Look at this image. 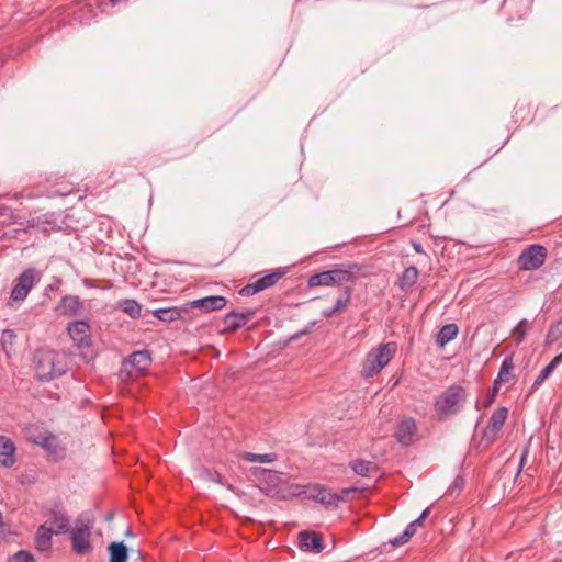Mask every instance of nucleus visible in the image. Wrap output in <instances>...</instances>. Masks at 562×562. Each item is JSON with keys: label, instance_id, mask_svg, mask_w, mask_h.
<instances>
[{"label": "nucleus", "instance_id": "1", "mask_svg": "<svg viewBox=\"0 0 562 562\" xmlns=\"http://www.w3.org/2000/svg\"><path fill=\"white\" fill-rule=\"evenodd\" d=\"M33 362L40 381H52L68 370L66 356L52 349H37Z\"/></svg>", "mask_w": 562, "mask_h": 562}, {"label": "nucleus", "instance_id": "2", "mask_svg": "<svg viewBox=\"0 0 562 562\" xmlns=\"http://www.w3.org/2000/svg\"><path fill=\"white\" fill-rule=\"evenodd\" d=\"M250 471L258 481L257 486L263 495L277 499H286L294 494L282 479L281 473L259 467H255Z\"/></svg>", "mask_w": 562, "mask_h": 562}, {"label": "nucleus", "instance_id": "3", "mask_svg": "<svg viewBox=\"0 0 562 562\" xmlns=\"http://www.w3.org/2000/svg\"><path fill=\"white\" fill-rule=\"evenodd\" d=\"M360 267L356 263L338 265L334 269L325 270L312 274L307 279L308 288L342 285L345 283L355 284V271H359Z\"/></svg>", "mask_w": 562, "mask_h": 562}, {"label": "nucleus", "instance_id": "4", "mask_svg": "<svg viewBox=\"0 0 562 562\" xmlns=\"http://www.w3.org/2000/svg\"><path fill=\"white\" fill-rule=\"evenodd\" d=\"M393 356V349L390 344L380 345L376 350L368 353L361 375L369 379L380 373L381 370L387 366Z\"/></svg>", "mask_w": 562, "mask_h": 562}, {"label": "nucleus", "instance_id": "5", "mask_svg": "<svg viewBox=\"0 0 562 562\" xmlns=\"http://www.w3.org/2000/svg\"><path fill=\"white\" fill-rule=\"evenodd\" d=\"M41 279V272L34 267H29L23 270L19 277L14 280L13 288L11 290L10 299L14 302H21L26 299L30 291L33 289L36 282Z\"/></svg>", "mask_w": 562, "mask_h": 562}, {"label": "nucleus", "instance_id": "6", "mask_svg": "<svg viewBox=\"0 0 562 562\" xmlns=\"http://www.w3.org/2000/svg\"><path fill=\"white\" fill-rule=\"evenodd\" d=\"M464 400L465 390L460 385H451L437 398L435 409L440 415L456 414L458 404Z\"/></svg>", "mask_w": 562, "mask_h": 562}, {"label": "nucleus", "instance_id": "7", "mask_svg": "<svg viewBox=\"0 0 562 562\" xmlns=\"http://www.w3.org/2000/svg\"><path fill=\"white\" fill-rule=\"evenodd\" d=\"M547 248L542 245L533 244L522 250L517 259V266L520 270L529 271L540 268L547 258Z\"/></svg>", "mask_w": 562, "mask_h": 562}, {"label": "nucleus", "instance_id": "8", "mask_svg": "<svg viewBox=\"0 0 562 562\" xmlns=\"http://www.w3.org/2000/svg\"><path fill=\"white\" fill-rule=\"evenodd\" d=\"M67 333L78 349H85L91 346V326L87 319H77L69 322Z\"/></svg>", "mask_w": 562, "mask_h": 562}, {"label": "nucleus", "instance_id": "9", "mask_svg": "<svg viewBox=\"0 0 562 562\" xmlns=\"http://www.w3.org/2000/svg\"><path fill=\"white\" fill-rule=\"evenodd\" d=\"M303 493L307 498L314 499L325 506H338L344 502V496L338 493L330 492L326 486L321 484H308L304 486Z\"/></svg>", "mask_w": 562, "mask_h": 562}, {"label": "nucleus", "instance_id": "10", "mask_svg": "<svg viewBox=\"0 0 562 562\" xmlns=\"http://www.w3.org/2000/svg\"><path fill=\"white\" fill-rule=\"evenodd\" d=\"M32 441L41 446L55 460L63 459L66 454V448L59 442L57 436L48 431H40L32 437Z\"/></svg>", "mask_w": 562, "mask_h": 562}, {"label": "nucleus", "instance_id": "11", "mask_svg": "<svg viewBox=\"0 0 562 562\" xmlns=\"http://www.w3.org/2000/svg\"><path fill=\"white\" fill-rule=\"evenodd\" d=\"M285 271L277 269L270 273L259 278L252 283H248L239 290L241 296H250L273 286L283 276Z\"/></svg>", "mask_w": 562, "mask_h": 562}, {"label": "nucleus", "instance_id": "12", "mask_svg": "<svg viewBox=\"0 0 562 562\" xmlns=\"http://www.w3.org/2000/svg\"><path fill=\"white\" fill-rule=\"evenodd\" d=\"M508 416V409L505 406H502L493 412L486 427L483 430L482 439L486 443H492L495 441L498 431L503 428Z\"/></svg>", "mask_w": 562, "mask_h": 562}, {"label": "nucleus", "instance_id": "13", "mask_svg": "<svg viewBox=\"0 0 562 562\" xmlns=\"http://www.w3.org/2000/svg\"><path fill=\"white\" fill-rule=\"evenodd\" d=\"M151 363V356L148 350L135 351L128 356L122 363V372L132 374V370L142 374L146 372Z\"/></svg>", "mask_w": 562, "mask_h": 562}, {"label": "nucleus", "instance_id": "14", "mask_svg": "<svg viewBox=\"0 0 562 562\" xmlns=\"http://www.w3.org/2000/svg\"><path fill=\"white\" fill-rule=\"evenodd\" d=\"M299 547L302 551L321 553L324 550V540L321 533L315 531H301L297 536Z\"/></svg>", "mask_w": 562, "mask_h": 562}, {"label": "nucleus", "instance_id": "15", "mask_svg": "<svg viewBox=\"0 0 562 562\" xmlns=\"http://www.w3.org/2000/svg\"><path fill=\"white\" fill-rule=\"evenodd\" d=\"M83 303L77 295H65L56 306V312L61 316L74 317L83 312Z\"/></svg>", "mask_w": 562, "mask_h": 562}, {"label": "nucleus", "instance_id": "16", "mask_svg": "<svg viewBox=\"0 0 562 562\" xmlns=\"http://www.w3.org/2000/svg\"><path fill=\"white\" fill-rule=\"evenodd\" d=\"M255 315L254 310H247L245 312H229L224 318V331L233 333L245 326Z\"/></svg>", "mask_w": 562, "mask_h": 562}, {"label": "nucleus", "instance_id": "17", "mask_svg": "<svg viewBox=\"0 0 562 562\" xmlns=\"http://www.w3.org/2000/svg\"><path fill=\"white\" fill-rule=\"evenodd\" d=\"M227 300L222 295H211L186 303L187 307L200 308L205 313L220 311L225 307Z\"/></svg>", "mask_w": 562, "mask_h": 562}, {"label": "nucleus", "instance_id": "18", "mask_svg": "<svg viewBox=\"0 0 562 562\" xmlns=\"http://www.w3.org/2000/svg\"><path fill=\"white\" fill-rule=\"evenodd\" d=\"M416 432V423L412 417L404 418L395 428L394 436L396 440L403 446L413 443Z\"/></svg>", "mask_w": 562, "mask_h": 562}, {"label": "nucleus", "instance_id": "19", "mask_svg": "<svg viewBox=\"0 0 562 562\" xmlns=\"http://www.w3.org/2000/svg\"><path fill=\"white\" fill-rule=\"evenodd\" d=\"M14 451L15 446L13 441L4 436H0V463L3 467L10 468L14 464Z\"/></svg>", "mask_w": 562, "mask_h": 562}, {"label": "nucleus", "instance_id": "20", "mask_svg": "<svg viewBox=\"0 0 562 562\" xmlns=\"http://www.w3.org/2000/svg\"><path fill=\"white\" fill-rule=\"evenodd\" d=\"M188 311L187 305L161 307L153 311V314L161 322L169 323L182 318V314Z\"/></svg>", "mask_w": 562, "mask_h": 562}, {"label": "nucleus", "instance_id": "21", "mask_svg": "<svg viewBox=\"0 0 562 562\" xmlns=\"http://www.w3.org/2000/svg\"><path fill=\"white\" fill-rule=\"evenodd\" d=\"M55 533L46 525H41L35 533V548L41 552H47L52 549V536Z\"/></svg>", "mask_w": 562, "mask_h": 562}, {"label": "nucleus", "instance_id": "22", "mask_svg": "<svg viewBox=\"0 0 562 562\" xmlns=\"http://www.w3.org/2000/svg\"><path fill=\"white\" fill-rule=\"evenodd\" d=\"M91 533H70L71 547L76 554L85 555L92 550Z\"/></svg>", "mask_w": 562, "mask_h": 562}, {"label": "nucleus", "instance_id": "23", "mask_svg": "<svg viewBox=\"0 0 562 562\" xmlns=\"http://www.w3.org/2000/svg\"><path fill=\"white\" fill-rule=\"evenodd\" d=\"M109 562H127L128 548L123 541H113L108 546Z\"/></svg>", "mask_w": 562, "mask_h": 562}, {"label": "nucleus", "instance_id": "24", "mask_svg": "<svg viewBox=\"0 0 562 562\" xmlns=\"http://www.w3.org/2000/svg\"><path fill=\"white\" fill-rule=\"evenodd\" d=\"M49 521L56 526V530L54 531L56 535L66 533L70 530L69 518L60 510L52 509L49 512Z\"/></svg>", "mask_w": 562, "mask_h": 562}, {"label": "nucleus", "instance_id": "25", "mask_svg": "<svg viewBox=\"0 0 562 562\" xmlns=\"http://www.w3.org/2000/svg\"><path fill=\"white\" fill-rule=\"evenodd\" d=\"M562 363V351L557 355L541 371L540 373L538 374V376L536 378L532 386H531V391H535L537 390L548 378L549 375L553 372V370L560 364Z\"/></svg>", "mask_w": 562, "mask_h": 562}, {"label": "nucleus", "instance_id": "26", "mask_svg": "<svg viewBox=\"0 0 562 562\" xmlns=\"http://www.w3.org/2000/svg\"><path fill=\"white\" fill-rule=\"evenodd\" d=\"M350 468L352 469V471L356 474L364 476V477L371 476L378 470L375 463H373L371 461H366L362 459H357V460L351 461Z\"/></svg>", "mask_w": 562, "mask_h": 562}, {"label": "nucleus", "instance_id": "27", "mask_svg": "<svg viewBox=\"0 0 562 562\" xmlns=\"http://www.w3.org/2000/svg\"><path fill=\"white\" fill-rule=\"evenodd\" d=\"M459 333V328L456 324H447L440 328L437 334L436 342L439 347H443L449 341L454 339Z\"/></svg>", "mask_w": 562, "mask_h": 562}, {"label": "nucleus", "instance_id": "28", "mask_svg": "<svg viewBox=\"0 0 562 562\" xmlns=\"http://www.w3.org/2000/svg\"><path fill=\"white\" fill-rule=\"evenodd\" d=\"M93 528V520L90 518L88 513H81L77 516L75 520V526L70 533H91V529Z\"/></svg>", "mask_w": 562, "mask_h": 562}, {"label": "nucleus", "instance_id": "29", "mask_svg": "<svg viewBox=\"0 0 562 562\" xmlns=\"http://www.w3.org/2000/svg\"><path fill=\"white\" fill-rule=\"evenodd\" d=\"M418 279V269L414 266L406 268L398 280V285L403 291H408Z\"/></svg>", "mask_w": 562, "mask_h": 562}, {"label": "nucleus", "instance_id": "30", "mask_svg": "<svg viewBox=\"0 0 562 562\" xmlns=\"http://www.w3.org/2000/svg\"><path fill=\"white\" fill-rule=\"evenodd\" d=\"M117 307L132 318H139L142 314V305L132 299H125L117 302Z\"/></svg>", "mask_w": 562, "mask_h": 562}, {"label": "nucleus", "instance_id": "31", "mask_svg": "<svg viewBox=\"0 0 562 562\" xmlns=\"http://www.w3.org/2000/svg\"><path fill=\"white\" fill-rule=\"evenodd\" d=\"M243 460L248 462H259V463H271L277 460V454L271 453H254V452H244L241 456Z\"/></svg>", "mask_w": 562, "mask_h": 562}, {"label": "nucleus", "instance_id": "32", "mask_svg": "<svg viewBox=\"0 0 562 562\" xmlns=\"http://www.w3.org/2000/svg\"><path fill=\"white\" fill-rule=\"evenodd\" d=\"M562 337V316L548 329L546 345H552Z\"/></svg>", "mask_w": 562, "mask_h": 562}, {"label": "nucleus", "instance_id": "33", "mask_svg": "<svg viewBox=\"0 0 562 562\" xmlns=\"http://www.w3.org/2000/svg\"><path fill=\"white\" fill-rule=\"evenodd\" d=\"M514 364L510 358H506L499 369L497 381L499 382H508L513 378Z\"/></svg>", "mask_w": 562, "mask_h": 562}, {"label": "nucleus", "instance_id": "34", "mask_svg": "<svg viewBox=\"0 0 562 562\" xmlns=\"http://www.w3.org/2000/svg\"><path fill=\"white\" fill-rule=\"evenodd\" d=\"M352 285L353 284L347 286L344 293L337 299L334 307L338 314L344 312L346 307L349 305L351 301Z\"/></svg>", "mask_w": 562, "mask_h": 562}, {"label": "nucleus", "instance_id": "35", "mask_svg": "<svg viewBox=\"0 0 562 562\" xmlns=\"http://www.w3.org/2000/svg\"><path fill=\"white\" fill-rule=\"evenodd\" d=\"M10 562H36V561L30 552L21 550L11 557Z\"/></svg>", "mask_w": 562, "mask_h": 562}, {"label": "nucleus", "instance_id": "36", "mask_svg": "<svg viewBox=\"0 0 562 562\" xmlns=\"http://www.w3.org/2000/svg\"><path fill=\"white\" fill-rule=\"evenodd\" d=\"M412 537H413L412 535H409L408 532H406V530H404L402 535L391 539L389 542L393 547H400V546L407 543Z\"/></svg>", "mask_w": 562, "mask_h": 562}, {"label": "nucleus", "instance_id": "37", "mask_svg": "<svg viewBox=\"0 0 562 562\" xmlns=\"http://www.w3.org/2000/svg\"><path fill=\"white\" fill-rule=\"evenodd\" d=\"M412 537H413L412 535H409L408 532H406V530H404L402 535L391 539L389 542L393 547H400V546L407 543Z\"/></svg>", "mask_w": 562, "mask_h": 562}, {"label": "nucleus", "instance_id": "38", "mask_svg": "<svg viewBox=\"0 0 562 562\" xmlns=\"http://www.w3.org/2000/svg\"><path fill=\"white\" fill-rule=\"evenodd\" d=\"M464 486V480L461 476H456L452 484L450 485L448 492L450 494L459 493Z\"/></svg>", "mask_w": 562, "mask_h": 562}, {"label": "nucleus", "instance_id": "39", "mask_svg": "<svg viewBox=\"0 0 562 562\" xmlns=\"http://www.w3.org/2000/svg\"><path fill=\"white\" fill-rule=\"evenodd\" d=\"M15 337H16V335H15L14 330H12V329H4L1 333V341L4 347L7 344L11 345L13 342V340L15 339Z\"/></svg>", "mask_w": 562, "mask_h": 562}, {"label": "nucleus", "instance_id": "40", "mask_svg": "<svg viewBox=\"0 0 562 562\" xmlns=\"http://www.w3.org/2000/svg\"><path fill=\"white\" fill-rule=\"evenodd\" d=\"M526 319H521L519 324L514 328V333L517 335V342H521L526 338V330L522 329V325L526 324Z\"/></svg>", "mask_w": 562, "mask_h": 562}, {"label": "nucleus", "instance_id": "41", "mask_svg": "<svg viewBox=\"0 0 562 562\" xmlns=\"http://www.w3.org/2000/svg\"><path fill=\"white\" fill-rule=\"evenodd\" d=\"M498 384H499L498 381L495 380L494 383H493L492 392H491V394H490V396L487 398V403H486L487 405H490V404H492L494 402L495 395H496V393L499 390L498 389Z\"/></svg>", "mask_w": 562, "mask_h": 562}, {"label": "nucleus", "instance_id": "42", "mask_svg": "<svg viewBox=\"0 0 562 562\" xmlns=\"http://www.w3.org/2000/svg\"><path fill=\"white\" fill-rule=\"evenodd\" d=\"M337 311L335 310L334 306L329 307V308H326L323 311V315L326 317V318H331L333 316L337 315Z\"/></svg>", "mask_w": 562, "mask_h": 562}, {"label": "nucleus", "instance_id": "43", "mask_svg": "<svg viewBox=\"0 0 562 562\" xmlns=\"http://www.w3.org/2000/svg\"><path fill=\"white\" fill-rule=\"evenodd\" d=\"M527 454H528V448H525V449H524V451H522V454H521V457H520V461H519V469H518V471H517V474H519V473H520L521 468H522V465H524V463H525V461H526Z\"/></svg>", "mask_w": 562, "mask_h": 562}, {"label": "nucleus", "instance_id": "44", "mask_svg": "<svg viewBox=\"0 0 562 562\" xmlns=\"http://www.w3.org/2000/svg\"><path fill=\"white\" fill-rule=\"evenodd\" d=\"M357 491H358L357 487H347V488H342L341 492L338 493V494L342 495L344 496V501H345L347 495H349L350 493L357 492Z\"/></svg>", "mask_w": 562, "mask_h": 562}, {"label": "nucleus", "instance_id": "45", "mask_svg": "<svg viewBox=\"0 0 562 562\" xmlns=\"http://www.w3.org/2000/svg\"><path fill=\"white\" fill-rule=\"evenodd\" d=\"M412 245H413L414 250L417 254H423L424 252L423 246L419 243L413 241Z\"/></svg>", "mask_w": 562, "mask_h": 562}, {"label": "nucleus", "instance_id": "46", "mask_svg": "<svg viewBox=\"0 0 562 562\" xmlns=\"http://www.w3.org/2000/svg\"><path fill=\"white\" fill-rule=\"evenodd\" d=\"M406 532H408L409 535L414 536L416 533V527L413 526V524H408L405 528Z\"/></svg>", "mask_w": 562, "mask_h": 562}, {"label": "nucleus", "instance_id": "47", "mask_svg": "<svg viewBox=\"0 0 562 562\" xmlns=\"http://www.w3.org/2000/svg\"><path fill=\"white\" fill-rule=\"evenodd\" d=\"M429 513H430V508H429V507H427V508H425V509L422 512V514L419 515V517H420L423 520H425V519L428 517Z\"/></svg>", "mask_w": 562, "mask_h": 562}, {"label": "nucleus", "instance_id": "48", "mask_svg": "<svg viewBox=\"0 0 562 562\" xmlns=\"http://www.w3.org/2000/svg\"><path fill=\"white\" fill-rule=\"evenodd\" d=\"M59 289L58 284H49L46 286V291H57Z\"/></svg>", "mask_w": 562, "mask_h": 562}, {"label": "nucleus", "instance_id": "49", "mask_svg": "<svg viewBox=\"0 0 562 562\" xmlns=\"http://www.w3.org/2000/svg\"><path fill=\"white\" fill-rule=\"evenodd\" d=\"M423 522H424V520L420 517H418V518H416L415 520L412 521L413 526H415V527L422 526Z\"/></svg>", "mask_w": 562, "mask_h": 562}, {"label": "nucleus", "instance_id": "50", "mask_svg": "<svg viewBox=\"0 0 562 562\" xmlns=\"http://www.w3.org/2000/svg\"><path fill=\"white\" fill-rule=\"evenodd\" d=\"M512 4H513V0H504V2H503V7H504V8H508V7H510Z\"/></svg>", "mask_w": 562, "mask_h": 562}, {"label": "nucleus", "instance_id": "51", "mask_svg": "<svg viewBox=\"0 0 562 562\" xmlns=\"http://www.w3.org/2000/svg\"><path fill=\"white\" fill-rule=\"evenodd\" d=\"M528 11H529V5L526 4L524 8V12L519 16L521 18V16L526 15L528 13Z\"/></svg>", "mask_w": 562, "mask_h": 562}, {"label": "nucleus", "instance_id": "52", "mask_svg": "<svg viewBox=\"0 0 562 562\" xmlns=\"http://www.w3.org/2000/svg\"><path fill=\"white\" fill-rule=\"evenodd\" d=\"M132 553H134V550H132ZM135 557H137L138 559H143L142 557V552L140 551H135Z\"/></svg>", "mask_w": 562, "mask_h": 562}, {"label": "nucleus", "instance_id": "53", "mask_svg": "<svg viewBox=\"0 0 562 562\" xmlns=\"http://www.w3.org/2000/svg\"><path fill=\"white\" fill-rule=\"evenodd\" d=\"M132 553H134V550H132ZM135 557H137L138 559H143L142 557V552L140 551H135Z\"/></svg>", "mask_w": 562, "mask_h": 562}, {"label": "nucleus", "instance_id": "54", "mask_svg": "<svg viewBox=\"0 0 562 562\" xmlns=\"http://www.w3.org/2000/svg\"><path fill=\"white\" fill-rule=\"evenodd\" d=\"M125 536L126 537H132L133 536V532L131 529H127L126 532H125Z\"/></svg>", "mask_w": 562, "mask_h": 562}, {"label": "nucleus", "instance_id": "55", "mask_svg": "<svg viewBox=\"0 0 562 562\" xmlns=\"http://www.w3.org/2000/svg\"><path fill=\"white\" fill-rule=\"evenodd\" d=\"M112 517H113V514H112V513H110V514L106 516V519H108V520H111V519H112Z\"/></svg>", "mask_w": 562, "mask_h": 562}]
</instances>
